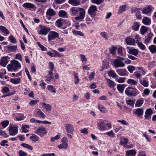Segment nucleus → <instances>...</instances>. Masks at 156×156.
Here are the masks:
<instances>
[{"label":"nucleus","mask_w":156,"mask_h":156,"mask_svg":"<svg viewBox=\"0 0 156 156\" xmlns=\"http://www.w3.org/2000/svg\"><path fill=\"white\" fill-rule=\"evenodd\" d=\"M79 10L80 11V15L75 18L76 20H82L84 19L85 15V11L83 8H78L76 7H72L70 9V12L71 14L75 15L77 14Z\"/></svg>","instance_id":"obj_1"},{"label":"nucleus","mask_w":156,"mask_h":156,"mask_svg":"<svg viewBox=\"0 0 156 156\" xmlns=\"http://www.w3.org/2000/svg\"><path fill=\"white\" fill-rule=\"evenodd\" d=\"M20 64L18 61L15 60L11 62V63L7 66V69L9 71H12L13 70H16L21 68Z\"/></svg>","instance_id":"obj_2"},{"label":"nucleus","mask_w":156,"mask_h":156,"mask_svg":"<svg viewBox=\"0 0 156 156\" xmlns=\"http://www.w3.org/2000/svg\"><path fill=\"white\" fill-rule=\"evenodd\" d=\"M138 90L135 87H128L126 88L125 91V94L129 97H134L137 94Z\"/></svg>","instance_id":"obj_3"},{"label":"nucleus","mask_w":156,"mask_h":156,"mask_svg":"<svg viewBox=\"0 0 156 156\" xmlns=\"http://www.w3.org/2000/svg\"><path fill=\"white\" fill-rule=\"evenodd\" d=\"M65 127L68 136L69 138H72L73 134V126L70 123H67L66 124Z\"/></svg>","instance_id":"obj_4"},{"label":"nucleus","mask_w":156,"mask_h":156,"mask_svg":"<svg viewBox=\"0 0 156 156\" xmlns=\"http://www.w3.org/2000/svg\"><path fill=\"white\" fill-rule=\"evenodd\" d=\"M97 10L96 6L94 5H91L88 11V13L92 18H94L96 16V11Z\"/></svg>","instance_id":"obj_5"},{"label":"nucleus","mask_w":156,"mask_h":156,"mask_svg":"<svg viewBox=\"0 0 156 156\" xmlns=\"http://www.w3.org/2000/svg\"><path fill=\"white\" fill-rule=\"evenodd\" d=\"M62 143L58 146V147L60 149H66L68 147V141L66 137H63L62 139Z\"/></svg>","instance_id":"obj_6"},{"label":"nucleus","mask_w":156,"mask_h":156,"mask_svg":"<svg viewBox=\"0 0 156 156\" xmlns=\"http://www.w3.org/2000/svg\"><path fill=\"white\" fill-rule=\"evenodd\" d=\"M59 34L58 33L54 31H51L48 35V41H51L54 40L58 37Z\"/></svg>","instance_id":"obj_7"},{"label":"nucleus","mask_w":156,"mask_h":156,"mask_svg":"<svg viewBox=\"0 0 156 156\" xmlns=\"http://www.w3.org/2000/svg\"><path fill=\"white\" fill-rule=\"evenodd\" d=\"M47 132L45 128L44 127H41L38 128L36 131V132H35V133H37L41 136L42 137L44 135L46 134Z\"/></svg>","instance_id":"obj_8"},{"label":"nucleus","mask_w":156,"mask_h":156,"mask_svg":"<svg viewBox=\"0 0 156 156\" xmlns=\"http://www.w3.org/2000/svg\"><path fill=\"white\" fill-rule=\"evenodd\" d=\"M18 129L16 127L10 126L9 133L11 136H15L17 134Z\"/></svg>","instance_id":"obj_9"},{"label":"nucleus","mask_w":156,"mask_h":156,"mask_svg":"<svg viewBox=\"0 0 156 156\" xmlns=\"http://www.w3.org/2000/svg\"><path fill=\"white\" fill-rule=\"evenodd\" d=\"M152 6L151 5L146 6L142 10V13L144 14H148L150 13L153 10Z\"/></svg>","instance_id":"obj_10"},{"label":"nucleus","mask_w":156,"mask_h":156,"mask_svg":"<svg viewBox=\"0 0 156 156\" xmlns=\"http://www.w3.org/2000/svg\"><path fill=\"white\" fill-rule=\"evenodd\" d=\"M50 30V28L46 27L45 26H42L41 27V30L39 34L43 35H45L48 34Z\"/></svg>","instance_id":"obj_11"},{"label":"nucleus","mask_w":156,"mask_h":156,"mask_svg":"<svg viewBox=\"0 0 156 156\" xmlns=\"http://www.w3.org/2000/svg\"><path fill=\"white\" fill-rule=\"evenodd\" d=\"M114 66L115 68L124 67L125 66L124 63L118 59H116L113 62Z\"/></svg>","instance_id":"obj_12"},{"label":"nucleus","mask_w":156,"mask_h":156,"mask_svg":"<svg viewBox=\"0 0 156 156\" xmlns=\"http://www.w3.org/2000/svg\"><path fill=\"white\" fill-rule=\"evenodd\" d=\"M127 48L128 49V52L129 54H132L134 56H136L138 54V50L134 48H130L129 47H127Z\"/></svg>","instance_id":"obj_13"},{"label":"nucleus","mask_w":156,"mask_h":156,"mask_svg":"<svg viewBox=\"0 0 156 156\" xmlns=\"http://www.w3.org/2000/svg\"><path fill=\"white\" fill-rule=\"evenodd\" d=\"M98 126L100 128L99 129L101 131L105 130L106 129V125L104 121L100 122L98 123Z\"/></svg>","instance_id":"obj_14"},{"label":"nucleus","mask_w":156,"mask_h":156,"mask_svg":"<svg viewBox=\"0 0 156 156\" xmlns=\"http://www.w3.org/2000/svg\"><path fill=\"white\" fill-rule=\"evenodd\" d=\"M125 42L127 44L130 45H134L135 43L134 39L130 37H127L125 39Z\"/></svg>","instance_id":"obj_15"},{"label":"nucleus","mask_w":156,"mask_h":156,"mask_svg":"<svg viewBox=\"0 0 156 156\" xmlns=\"http://www.w3.org/2000/svg\"><path fill=\"white\" fill-rule=\"evenodd\" d=\"M117 73L121 76L127 75L128 73L125 69H120L116 70Z\"/></svg>","instance_id":"obj_16"},{"label":"nucleus","mask_w":156,"mask_h":156,"mask_svg":"<svg viewBox=\"0 0 156 156\" xmlns=\"http://www.w3.org/2000/svg\"><path fill=\"white\" fill-rule=\"evenodd\" d=\"M153 112V110L151 108H149L147 109L145 112V119H149V116L151 115Z\"/></svg>","instance_id":"obj_17"},{"label":"nucleus","mask_w":156,"mask_h":156,"mask_svg":"<svg viewBox=\"0 0 156 156\" xmlns=\"http://www.w3.org/2000/svg\"><path fill=\"white\" fill-rule=\"evenodd\" d=\"M9 59L8 56H5L3 57L1 60V65L3 66H5L8 62V60Z\"/></svg>","instance_id":"obj_18"},{"label":"nucleus","mask_w":156,"mask_h":156,"mask_svg":"<svg viewBox=\"0 0 156 156\" xmlns=\"http://www.w3.org/2000/svg\"><path fill=\"white\" fill-rule=\"evenodd\" d=\"M58 15L60 17L66 18L68 17L67 12L64 10H61L58 12Z\"/></svg>","instance_id":"obj_19"},{"label":"nucleus","mask_w":156,"mask_h":156,"mask_svg":"<svg viewBox=\"0 0 156 156\" xmlns=\"http://www.w3.org/2000/svg\"><path fill=\"white\" fill-rule=\"evenodd\" d=\"M106 83L107 85L111 88H113L116 85L113 81L112 80L106 78Z\"/></svg>","instance_id":"obj_20"},{"label":"nucleus","mask_w":156,"mask_h":156,"mask_svg":"<svg viewBox=\"0 0 156 156\" xmlns=\"http://www.w3.org/2000/svg\"><path fill=\"white\" fill-rule=\"evenodd\" d=\"M56 14L55 11L51 8H49L46 12V15L50 16H53Z\"/></svg>","instance_id":"obj_21"},{"label":"nucleus","mask_w":156,"mask_h":156,"mask_svg":"<svg viewBox=\"0 0 156 156\" xmlns=\"http://www.w3.org/2000/svg\"><path fill=\"white\" fill-rule=\"evenodd\" d=\"M22 6L23 7L26 9H34L35 7V5L29 2L24 3L23 5Z\"/></svg>","instance_id":"obj_22"},{"label":"nucleus","mask_w":156,"mask_h":156,"mask_svg":"<svg viewBox=\"0 0 156 156\" xmlns=\"http://www.w3.org/2000/svg\"><path fill=\"white\" fill-rule=\"evenodd\" d=\"M143 112L144 109L143 108H141L136 109L134 113L138 116H140L143 115Z\"/></svg>","instance_id":"obj_23"},{"label":"nucleus","mask_w":156,"mask_h":156,"mask_svg":"<svg viewBox=\"0 0 156 156\" xmlns=\"http://www.w3.org/2000/svg\"><path fill=\"white\" fill-rule=\"evenodd\" d=\"M117 48L114 46L112 45L109 48V51L110 54L116 55V50H117Z\"/></svg>","instance_id":"obj_24"},{"label":"nucleus","mask_w":156,"mask_h":156,"mask_svg":"<svg viewBox=\"0 0 156 156\" xmlns=\"http://www.w3.org/2000/svg\"><path fill=\"white\" fill-rule=\"evenodd\" d=\"M142 21L143 23L146 25H149L151 23V19L146 17H144Z\"/></svg>","instance_id":"obj_25"},{"label":"nucleus","mask_w":156,"mask_h":156,"mask_svg":"<svg viewBox=\"0 0 156 156\" xmlns=\"http://www.w3.org/2000/svg\"><path fill=\"white\" fill-rule=\"evenodd\" d=\"M8 50L10 52H14L16 51L17 49V45L7 46Z\"/></svg>","instance_id":"obj_26"},{"label":"nucleus","mask_w":156,"mask_h":156,"mask_svg":"<svg viewBox=\"0 0 156 156\" xmlns=\"http://www.w3.org/2000/svg\"><path fill=\"white\" fill-rule=\"evenodd\" d=\"M68 3L74 6L79 5L80 4V1L77 0H69Z\"/></svg>","instance_id":"obj_27"},{"label":"nucleus","mask_w":156,"mask_h":156,"mask_svg":"<svg viewBox=\"0 0 156 156\" xmlns=\"http://www.w3.org/2000/svg\"><path fill=\"white\" fill-rule=\"evenodd\" d=\"M144 102V99L143 98H140L138 99L136 102L135 106L136 107H140L141 106Z\"/></svg>","instance_id":"obj_28"},{"label":"nucleus","mask_w":156,"mask_h":156,"mask_svg":"<svg viewBox=\"0 0 156 156\" xmlns=\"http://www.w3.org/2000/svg\"><path fill=\"white\" fill-rule=\"evenodd\" d=\"M140 26L139 22H134L132 27V29L135 31H137L139 29Z\"/></svg>","instance_id":"obj_29"},{"label":"nucleus","mask_w":156,"mask_h":156,"mask_svg":"<svg viewBox=\"0 0 156 156\" xmlns=\"http://www.w3.org/2000/svg\"><path fill=\"white\" fill-rule=\"evenodd\" d=\"M42 107L45 109L46 111H50L51 109V106L49 104L45 103H42Z\"/></svg>","instance_id":"obj_30"},{"label":"nucleus","mask_w":156,"mask_h":156,"mask_svg":"<svg viewBox=\"0 0 156 156\" xmlns=\"http://www.w3.org/2000/svg\"><path fill=\"white\" fill-rule=\"evenodd\" d=\"M36 113L40 117L43 119H44L46 117V115L40 109H37Z\"/></svg>","instance_id":"obj_31"},{"label":"nucleus","mask_w":156,"mask_h":156,"mask_svg":"<svg viewBox=\"0 0 156 156\" xmlns=\"http://www.w3.org/2000/svg\"><path fill=\"white\" fill-rule=\"evenodd\" d=\"M136 153V151L134 150H131L126 151V154L128 156H135Z\"/></svg>","instance_id":"obj_32"},{"label":"nucleus","mask_w":156,"mask_h":156,"mask_svg":"<svg viewBox=\"0 0 156 156\" xmlns=\"http://www.w3.org/2000/svg\"><path fill=\"white\" fill-rule=\"evenodd\" d=\"M124 88L125 86L124 84H118L117 85V89L120 93H123Z\"/></svg>","instance_id":"obj_33"},{"label":"nucleus","mask_w":156,"mask_h":156,"mask_svg":"<svg viewBox=\"0 0 156 156\" xmlns=\"http://www.w3.org/2000/svg\"><path fill=\"white\" fill-rule=\"evenodd\" d=\"M10 82L14 84H17L20 82L21 79L20 78L17 79H12L10 80Z\"/></svg>","instance_id":"obj_34"},{"label":"nucleus","mask_w":156,"mask_h":156,"mask_svg":"<svg viewBox=\"0 0 156 156\" xmlns=\"http://www.w3.org/2000/svg\"><path fill=\"white\" fill-rule=\"evenodd\" d=\"M72 32L73 34L75 35H79L82 36H83L84 35L81 31L76 30H73Z\"/></svg>","instance_id":"obj_35"},{"label":"nucleus","mask_w":156,"mask_h":156,"mask_svg":"<svg viewBox=\"0 0 156 156\" xmlns=\"http://www.w3.org/2000/svg\"><path fill=\"white\" fill-rule=\"evenodd\" d=\"M0 30L2 32L6 34H8L9 33V30L4 26H0Z\"/></svg>","instance_id":"obj_36"},{"label":"nucleus","mask_w":156,"mask_h":156,"mask_svg":"<svg viewBox=\"0 0 156 156\" xmlns=\"http://www.w3.org/2000/svg\"><path fill=\"white\" fill-rule=\"evenodd\" d=\"M108 74L109 76H111L113 78H115L118 76L114 71L112 70H110L108 71Z\"/></svg>","instance_id":"obj_37"},{"label":"nucleus","mask_w":156,"mask_h":156,"mask_svg":"<svg viewBox=\"0 0 156 156\" xmlns=\"http://www.w3.org/2000/svg\"><path fill=\"white\" fill-rule=\"evenodd\" d=\"M30 139H31L34 142H35L38 141L39 138L37 135L33 134L32 136L30 137Z\"/></svg>","instance_id":"obj_38"},{"label":"nucleus","mask_w":156,"mask_h":156,"mask_svg":"<svg viewBox=\"0 0 156 156\" xmlns=\"http://www.w3.org/2000/svg\"><path fill=\"white\" fill-rule=\"evenodd\" d=\"M98 106L99 109L101 112L105 113L107 112L106 108L102 105L98 104Z\"/></svg>","instance_id":"obj_39"},{"label":"nucleus","mask_w":156,"mask_h":156,"mask_svg":"<svg viewBox=\"0 0 156 156\" xmlns=\"http://www.w3.org/2000/svg\"><path fill=\"white\" fill-rule=\"evenodd\" d=\"M80 56L81 58V61L83 64H85L87 61V59L84 55L80 54Z\"/></svg>","instance_id":"obj_40"},{"label":"nucleus","mask_w":156,"mask_h":156,"mask_svg":"<svg viewBox=\"0 0 156 156\" xmlns=\"http://www.w3.org/2000/svg\"><path fill=\"white\" fill-rule=\"evenodd\" d=\"M63 20L60 18L58 19L56 22V24L58 27H60L62 25V21Z\"/></svg>","instance_id":"obj_41"},{"label":"nucleus","mask_w":156,"mask_h":156,"mask_svg":"<svg viewBox=\"0 0 156 156\" xmlns=\"http://www.w3.org/2000/svg\"><path fill=\"white\" fill-rule=\"evenodd\" d=\"M21 146L24 147L26 148L29 150H32L33 149V147L25 143H22L21 144Z\"/></svg>","instance_id":"obj_42"},{"label":"nucleus","mask_w":156,"mask_h":156,"mask_svg":"<svg viewBox=\"0 0 156 156\" xmlns=\"http://www.w3.org/2000/svg\"><path fill=\"white\" fill-rule=\"evenodd\" d=\"M47 88L50 91L55 93H56L55 88L53 86L49 85L48 86Z\"/></svg>","instance_id":"obj_43"},{"label":"nucleus","mask_w":156,"mask_h":156,"mask_svg":"<svg viewBox=\"0 0 156 156\" xmlns=\"http://www.w3.org/2000/svg\"><path fill=\"white\" fill-rule=\"evenodd\" d=\"M150 51L152 53H155L156 52V47L153 45L150 46L148 48Z\"/></svg>","instance_id":"obj_44"},{"label":"nucleus","mask_w":156,"mask_h":156,"mask_svg":"<svg viewBox=\"0 0 156 156\" xmlns=\"http://www.w3.org/2000/svg\"><path fill=\"white\" fill-rule=\"evenodd\" d=\"M147 30V28L145 26H142L140 29V31L142 35H144L145 33Z\"/></svg>","instance_id":"obj_45"},{"label":"nucleus","mask_w":156,"mask_h":156,"mask_svg":"<svg viewBox=\"0 0 156 156\" xmlns=\"http://www.w3.org/2000/svg\"><path fill=\"white\" fill-rule=\"evenodd\" d=\"M100 35L106 40H108V39L109 37L107 33L105 32H101L100 33Z\"/></svg>","instance_id":"obj_46"},{"label":"nucleus","mask_w":156,"mask_h":156,"mask_svg":"<svg viewBox=\"0 0 156 156\" xmlns=\"http://www.w3.org/2000/svg\"><path fill=\"white\" fill-rule=\"evenodd\" d=\"M127 83L133 85H136L137 82L134 80H133L129 79L127 81Z\"/></svg>","instance_id":"obj_47"},{"label":"nucleus","mask_w":156,"mask_h":156,"mask_svg":"<svg viewBox=\"0 0 156 156\" xmlns=\"http://www.w3.org/2000/svg\"><path fill=\"white\" fill-rule=\"evenodd\" d=\"M128 139L126 138H124L122 139L120 142L121 145H126L128 142Z\"/></svg>","instance_id":"obj_48"},{"label":"nucleus","mask_w":156,"mask_h":156,"mask_svg":"<svg viewBox=\"0 0 156 156\" xmlns=\"http://www.w3.org/2000/svg\"><path fill=\"white\" fill-rule=\"evenodd\" d=\"M126 5H123L120 6L119 7V13H121L123 12V11L126 10Z\"/></svg>","instance_id":"obj_49"},{"label":"nucleus","mask_w":156,"mask_h":156,"mask_svg":"<svg viewBox=\"0 0 156 156\" xmlns=\"http://www.w3.org/2000/svg\"><path fill=\"white\" fill-rule=\"evenodd\" d=\"M74 77V83L76 84H77L79 81V79L77 76L78 73H76L75 72L73 73Z\"/></svg>","instance_id":"obj_50"},{"label":"nucleus","mask_w":156,"mask_h":156,"mask_svg":"<svg viewBox=\"0 0 156 156\" xmlns=\"http://www.w3.org/2000/svg\"><path fill=\"white\" fill-rule=\"evenodd\" d=\"M140 83L145 87H147L148 85V82L144 80L141 79L140 80Z\"/></svg>","instance_id":"obj_51"},{"label":"nucleus","mask_w":156,"mask_h":156,"mask_svg":"<svg viewBox=\"0 0 156 156\" xmlns=\"http://www.w3.org/2000/svg\"><path fill=\"white\" fill-rule=\"evenodd\" d=\"M9 39L11 43L13 44H16L17 43L16 39L13 36V35H10L9 37Z\"/></svg>","instance_id":"obj_52"},{"label":"nucleus","mask_w":156,"mask_h":156,"mask_svg":"<svg viewBox=\"0 0 156 156\" xmlns=\"http://www.w3.org/2000/svg\"><path fill=\"white\" fill-rule=\"evenodd\" d=\"M131 11L132 13H136L137 12H140L139 9H138L136 7H133L131 9Z\"/></svg>","instance_id":"obj_53"},{"label":"nucleus","mask_w":156,"mask_h":156,"mask_svg":"<svg viewBox=\"0 0 156 156\" xmlns=\"http://www.w3.org/2000/svg\"><path fill=\"white\" fill-rule=\"evenodd\" d=\"M127 69L130 73H132L133 71L135 70V67L133 66H129L127 67Z\"/></svg>","instance_id":"obj_54"},{"label":"nucleus","mask_w":156,"mask_h":156,"mask_svg":"<svg viewBox=\"0 0 156 156\" xmlns=\"http://www.w3.org/2000/svg\"><path fill=\"white\" fill-rule=\"evenodd\" d=\"M39 47L41 49L42 51H46L47 50V49L43 45L41 44L39 42H37Z\"/></svg>","instance_id":"obj_55"},{"label":"nucleus","mask_w":156,"mask_h":156,"mask_svg":"<svg viewBox=\"0 0 156 156\" xmlns=\"http://www.w3.org/2000/svg\"><path fill=\"white\" fill-rule=\"evenodd\" d=\"M19 156H27V153L23 151L22 150H20L19 151Z\"/></svg>","instance_id":"obj_56"},{"label":"nucleus","mask_w":156,"mask_h":156,"mask_svg":"<svg viewBox=\"0 0 156 156\" xmlns=\"http://www.w3.org/2000/svg\"><path fill=\"white\" fill-rule=\"evenodd\" d=\"M9 123V121L8 120H6L3 121L2 122V124L3 127L4 128H5L8 125Z\"/></svg>","instance_id":"obj_57"},{"label":"nucleus","mask_w":156,"mask_h":156,"mask_svg":"<svg viewBox=\"0 0 156 156\" xmlns=\"http://www.w3.org/2000/svg\"><path fill=\"white\" fill-rule=\"evenodd\" d=\"M126 102L128 105L130 106H133L134 104V103L133 101L130 99L126 100Z\"/></svg>","instance_id":"obj_58"},{"label":"nucleus","mask_w":156,"mask_h":156,"mask_svg":"<svg viewBox=\"0 0 156 156\" xmlns=\"http://www.w3.org/2000/svg\"><path fill=\"white\" fill-rule=\"evenodd\" d=\"M117 52L118 54L122 56L123 55L122 49V47H119L117 49Z\"/></svg>","instance_id":"obj_59"},{"label":"nucleus","mask_w":156,"mask_h":156,"mask_svg":"<svg viewBox=\"0 0 156 156\" xmlns=\"http://www.w3.org/2000/svg\"><path fill=\"white\" fill-rule=\"evenodd\" d=\"M104 0H91L92 2L99 5Z\"/></svg>","instance_id":"obj_60"},{"label":"nucleus","mask_w":156,"mask_h":156,"mask_svg":"<svg viewBox=\"0 0 156 156\" xmlns=\"http://www.w3.org/2000/svg\"><path fill=\"white\" fill-rule=\"evenodd\" d=\"M46 80L50 82L53 79V77L52 76H50L47 75L45 76Z\"/></svg>","instance_id":"obj_61"},{"label":"nucleus","mask_w":156,"mask_h":156,"mask_svg":"<svg viewBox=\"0 0 156 156\" xmlns=\"http://www.w3.org/2000/svg\"><path fill=\"white\" fill-rule=\"evenodd\" d=\"M125 78L124 77H120L116 80V81L118 83H121L124 82Z\"/></svg>","instance_id":"obj_62"},{"label":"nucleus","mask_w":156,"mask_h":156,"mask_svg":"<svg viewBox=\"0 0 156 156\" xmlns=\"http://www.w3.org/2000/svg\"><path fill=\"white\" fill-rule=\"evenodd\" d=\"M2 91L3 94L9 92V89L7 87H5L3 88Z\"/></svg>","instance_id":"obj_63"},{"label":"nucleus","mask_w":156,"mask_h":156,"mask_svg":"<svg viewBox=\"0 0 156 156\" xmlns=\"http://www.w3.org/2000/svg\"><path fill=\"white\" fill-rule=\"evenodd\" d=\"M49 68L50 70H54V65L53 63L51 62H49Z\"/></svg>","instance_id":"obj_64"}]
</instances>
